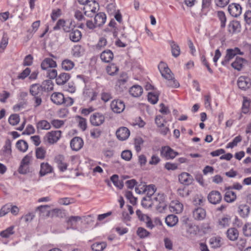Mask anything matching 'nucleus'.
<instances>
[{
  "mask_svg": "<svg viewBox=\"0 0 251 251\" xmlns=\"http://www.w3.org/2000/svg\"><path fill=\"white\" fill-rule=\"evenodd\" d=\"M237 85L240 89L246 90L251 86V80L248 77L241 76L238 78Z\"/></svg>",
  "mask_w": 251,
  "mask_h": 251,
  "instance_id": "ddd939ff",
  "label": "nucleus"
},
{
  "mask_svg": "<svg viewBox=\"0 0 251 251\" xmlns=\"http://www.w3.org/2000/svg\"><path fill=\"white\" fill-rule=\"evenodd\" d=\"M62 68L65 71H70L75 66L74 62L68 59H64L61 63Z\"/></svg>",
  "mask_w": 251,
  "mask_h": 251,
  "instance_id": "72a5a7b5",
  "label": "nucleus"
},
{
  "mask_svg": "<svg viewBox=\"0 0 251 251\" xmlns=\"http://www.w3.org/2000/svg\"><path fill=\"white\" fill-rule=\"evenodd\" d=\"M114 55L112 51L110 50H106L103 51L100 55L101 60L104 62H110L113 59Z\"/></svg>",
  "mask_w": 251,
  "mask_h": 251,
  "instance_id": "aec40b11",
  "label": "nucleus"
},
{
  "mask_svg": "<svg viewBox=\"0 0 251 251\" xmlns=\"http://www.w3.org/2000/svg\"><path fill=\"white\" fill-rule=\"evenodd\" d=\"M250 103V100H247L246 98H244L242 105V111L244 113L246 114L249 112Z\"/></svg>",
  "mask_w": 251,
  "mask_h": 251,
  "instance_id": "0e129e2a",
  "label": "nucleus"
},
{
  "mask_svg": "<svg viewBox=\"0 0 251 251\" xmlns=\"http://www.w3.org/2000/svg\"><path fill=\"white\" fill-rule=\"evenodd\" d=\"M56 66V62L50 58H45L41 64V67L44 70H48L49 69L55 68Z\"/></svg>",
  "mask_w": 251,
  "mask_h": 251,
  "instance_id": "dca6fc26",
  "label": "nucleus"
},
{
  "mask_svg": "<svg viewBox=\"0 0 251 251\" xmlns=\"http://www.w3.org/2000/svg\"><path fill=\"white\" fill-rule=\"evenodd\" d=\"M54 161L57 164L58 167L61 172H64L67 169L68 165L64 162L63 155L59 154L55 157Z\"/></svg>",
  "mask_w": 251,
  "mask_h": 251,
  "instance_id": "f3484780",
  "label": "nucleus"
},
{
  "mask_svg": "<svg viewBox=\"0 0 251 251\" xmlns=\"http://www.w3.org/2000/svg\"><path fill=\"white\" fill-rule=\"evenodd\" d=\"M217 16L221 22V28H224L226 26V19L225 13L222 11H218Z\"/></svg>",
  "mask_w": 251,
  "mask_h": 251,
  "instance_id": "8fccbe9b",
  "label": "nucleus"
},
{
  "mask_svg": "<svg viewBox=\"0 0 251 251\" xmlns=\"http://www.w3.org/2000/svg\"><path fill=\"white\" fill-rule=\"evenodd\" d=\"M178 218L175 215H169L165 218V222L167 225L170 227L175 226L178 222Z\"/></svg>",
  "mask_w": 251,
  "mask_h": 251,
  "instance_id": "7c9ffc66",
  "label": "nucleus"
},
{
  "mask_svg": "<svg viewBox=\"0 0 251 251\" xmlns=\"http://www.w3.org/2000/svg\"><path fill=\"white\" fill-rule=\"evenodd\" d=\"M148 100L151 103L154 104L158 100V95L153 92H149L148 95Z\"/></svg>",
  "mask_w": 251,
  "mask_h": 251,
  "instance_id": "603ef678",
  "label": "nucleus"
},
{
  "mask_svg": "<svg viewBox=\"0 0 251 251\" xmlns=\"http://www.w3.org/2000/svg\"><path fill=\"white\" fill-rule=\"evenodd\" d=\"M245 61V59L242 58H236L235 60L232 63L231 66L235 70H237V71H240L243 68V63Z\"/></svg>",
  "mask_w": 251,
  "mask_h": 251,
  "instance_id": "f704fd0d",
  "label": "nucleus"
},
{
  "mask_svg": "<svg viewBox=\"0 0 251 251\" xmlns=\"http://www.w3.org/2000/svg\"><path fill=\"white\" fill-rule=\"evenodd\" d=\"M198 231V227L195 225H192L191 224H189L187 225V228L186 229V232L188 234L190 235L191 236L196 235Z\"/></svg>",
  "mask_w": 251,
  "mask_h": 251,
  "instance_id": "09e8293b",
  "label": "nucleus"
},
{
  "mask_svg": "<svg viewBox=\"0 0 251 251\" xmlns=\"http://www.w3.org/2000/svg\"><path fill=\"white\" fill-rule=\"evenodd\" d=\"M226 192L224 196V200L227 202H232L236 199V195L235 192L229 189H226Z\"/></svg>",
  "mask_w": 251,
  "mask_h": 251,
  "instance_id": "5701e85b",
  "label": "nucleus"
},
{
  "mask_svg": "<svg viewBox=\"0 0 251 251\" xmlns=\"http://www.w3.org/2000/svg\"><path fill=\"white\" fill-rule=\"evenodd\" d=\"M243 231L246 236H251V224H245L243 228Z\"/></svg>",
  "mask_w": 251,
  "mask_h": 251,
  "instance_id": "69168bd1",
  "label": "nucleus"
},
{
  "mask_svg": "<svg viewBox=\"0 0 251 251\" xmlns=\"http://www.w3.org/2000/svg\"><path fill=\"white\" fill-rule=\"evenodd\" d=\"M158 68L162 76L165 79L173 78L174 75L165 63L161 62L159 64Z\"/></svg>",
  "mask_w": 251,
  "mask_h": 251,
  "instance_id": "39448f33",
  "label": "nucleus"
},
{
  "mask_svg": "<svg viewBox=\"0 0 251 251\" xmlns=\"http://www.w3.org/2000/svg\"><path fill=\"white\" fill-rule=\"evenodd\" d=\"M210 244L213 248H218L221 246L222 241L220 237H213L210 239Z\"/></svg>",
  "mask_w": 251,
  "mask_h": 251,
  "instance_id": "ea45409f",
  "label": "nucleus"
},
{
  "mask_svg": "<svg viewBox=\"0 0 251 251\" xmlns=\"http://www.w3.org/2000/svg\"><path fill=\"white\" fill-rule=\"evenodd\" d=\"M209 202L213 204L219 203L222 199L221 194L218 191H212L207 196Z\"/></svg>",
  "mask_w": 251,
  "mask_h": 251,
  "instance_id": "0eeeda50",
  "label": "nucleus"
},
{
  "mask_svg": "<svg viewBox=\"0 0 251 251\" xmlns=\"http://www.w3.org/2000/svg\"><path fill=\"white\" fill-rule=\"evenodd\" d=\"M189 190L185 187H180L177 190V193L181 197H186L189 195Z\"/></svg>",
  "mask_w": 251,
  "mask_h": 251,
  "instance_id": "052dcab7",
  "label": "nucleus"
},
{
  "mask_svg": "<svg viewBox=\"0 0 251 251\" xmlns=\"http://www.w3.org/2000/svg\"><path fill=\"white\" fill-rule=\"evenodd\" d=\"M228 11L231 16L237 17L241 14L242 7L238 3H232L228 5Z\"/></svg>",
  "mask_w": 251,
  "mask_h": 251,
  "instance_id": "6e6552de",
  "label": "nucleus"
},
{
  "mask_svg": "<svg viewBox=\"0 0 251 251\" xmlns=\"http://www.w3.org/2000/svg\"><path fill=\"white\" fill-rule=\"evenodd\" d=\"M110 179L116 187L119 188L120 189L123 188L124 186V183L123 181H120L119 180V177L118 175H113L111 176Z\"/></svg>",
  "mask_w": 251,
  "mask_h": 251,
  "instance_id": "79ce46f5",
  "label": "nucleus"
},
{
  "mask_svg": "<svg viewBox=\"0 0 251 251\" xmlns=\"http://www.w3.org/2000/svg\"><path fill=\"white\" fill-rule=\"evenodd\" d=\"M46 154V151L43 147H40L36 148L35 154L37 158L40 159H44L45 157Z\"/></svg>",
  "mask_w": 251,
  "mask_h": 251,
  "instance_id": "37998d69",
  "label": "nucleus"
},
{
  "mask_svg": "<svg viewBox=\"0 0 251 251\" xmlns=\"http://www.w3.org/2000/svg\"><path fill=\"white\" fill-rule=\"evenodd\" d=\"M8 43V38L6 34H4L0 43V52H3Z\"/></svg>",
  "mask_w": 251,
  "mask_h": 251,
  "instance_id": "864d4df0",
  "label": "nucleus"
},
{
  "mask_svg": "<svg viewBox=\"0 0 251 251\" xmlns=\"http://www.w3.org/2000/svg\"><path fill=\"white\" fill-rule=\"evenodd\" d=\"M167 85L168 86L173 88H177L179 86L178 81L175 79L174 76L173 78H167Z\"/></svg>",
  "mask_w": 251,
  "mask_h": 251,
  "instance_id": "bf43d9fd",
  "label": "nucleus"
},
{
  "mask_svg": "<svg viewBox=\"0 0 251 251\" xmlns=\"http://www.w3.org/2000/svg\"><path fill=\"white\" fill-rule=\"evenodd\" d=\"M14 226H11L7 228L5 230L0 232V235L3 238H8L10 235L14 233L13 230Z\"/></svg>",
  "mask_w": 251,
  "mask_h": 251,
  "instance_id": "c03bdc74",
  "label": "nucleus"
},
{
  "mask_svg": "<svg viewBox=\"0 0 251 251\" xmlns=\"http://www.w3.org/2000/svg\"><path fill=\"white\" fill-rule=\"evenodd\" d=\"M118 70L117 66L114 64L110 65L106 68L107 73L110 75H114Z\"/></svg>",
  "mask_w": 251,
  "mask_h": 251,
  "instance_id": "13d9d810",
  "label": "nucleus"
},
{
  "mask_svg": "<svg viewBox=\"0 0 251 251\" xmlns=\"http://www.w3.org/2000/svg\"><path fill=\"white\" fill-rule=\"evenodd\" d=\"M211 4V0H202L201 14L206 15L209 10Z\"/></svg>",
  "mask_w": 251,
  "mask_h": 251,
  "instance_id": "a19ab883",
  "label": "nucleus"
},
{
  "mask_svg": "<svg viewBox=\"0 0 251 251\" xmlns=\"http://www.w3.org/2000/svg\"><path fill=\"white\" fill-rule=\"evenodd\" d=\"M105 120L104 116L100 113H94L90 117L91 123L95 126H99L102 124Z\"/></svg>",
  "mask_w": 251,
  "mask_h": 251,
  "instance_id": "9d476101",
  "label": "nucleus"
},
{
  "mask_svg": "<svg viewBox=\"0 0 251 251\" xmlns=\"http://www.w3.org/2000/svg\"><path fill=\"white\" fill-rule=\"evenodd\" d=\"M44 92H50L53 90V83L52 80L48 79L43 81L41 84Z\"/></svg>",
  "mask_w": 251,
  "mask_h": 251,
  "instance_id": "2f4dec72",
  "label": "nucleus"
},
{
  "mask_svg": "<svg viewBox=\"0 0 251 251\" xmlns=\"http://www.w3.org/2000/svg\"><path fill=\"white\" fill-rule=\"evenodd\" d=\"M70 78V75L68 73H61L56 78V84L58 85L65 84Z\"/></svg>",
  "mask_w": 251,
  "mask_h": 251,
  "instance_id": "4be33fe9",
  "label": "nucleus"
},
{
  "mask_svg": "<svg viewBox=\"0 0 251 251\" xmlns=\"http://www.w3.org/2000/svg\"><path fill=\"white\" fill-rule=\"evenodd\" d=\"M227 30L230 34H235L239 33L241 31V25L237 21H231L227 26Z\"/></svg>",
  "mask_w": 251,
  "mask_h": 251,
  "instance_id": "4468645a",
  "label": "nucleus"
},
{
  "mask_svg": "<svg viewBox=\"0 0 251 251\" xmlns=\"http://www.w3.org/2000/svg\"><path fill=\"white\" fill-rule=\"evenodd\" d=\"M44 92L42 86L39 84H33L30 87L29 92L33 97L42 96Z\"/></svg>",
  "mask_w": 251,
  "mask_h": 251,
  "instance_id": "2eb2a0df",
  "label": "nucleus"
},
{
  "mask_svg": "<svg viewBox=\"0 0 251 251\" xmlns=\"http://www.w3.org/2000/svg\"><path fill=\"white\" fill-rule=\"evenodd\" d=\"M81 33L78 29L72 30L69 34L70 40L74 42H78L81 38Z\"/></svg>",
  "mask_w": 251,
  "mask_h": 251,
  "instance_id": "c756f323",
  "label": "nucleus"
},
{
  "mask_svg": "<svg viewBox=\"0 0 251 251\" xmlns=\"http://www.w3.org/2000/svg\"><path fill=\"white\" fill-rule=\"evenodd\" d=\"M226 236L231 241H235L239 236L238 230L235 228H230L226 231Z\"/></svg>",
  "mask_w": 251,
  "mask_h": 251,
  "instance_id": "cd10ccee",
  "label": "nucleus"
},
{
  "mask_svg": "<svg viewBox=\"0 0 251 251\" xmlns=\"http://www.w3.org/2000/svg\"><path fill=\"white\" fill-rule=\"evenodd\" d=\"M226 54L233 59L234 56L237 54L242 55L243 53L240 51V50L238 48H235L234 49H228L226 50Z\"/></svg>",
  "mask_w": 251,
  "mask_h": 251,
  "instance_id": "58836bf2",
  "label": "nucleus"
},
{
  "mask_svg": "<svg viewBox=\"0 0 251 251\" xmlns=\"http://www.w3.org/2000/svg\"><path fill=\"white\" fill-rule=\"evenodd\" d=\"M230 218L228 216L224 217L219 220V226L221 227H225L229 225Z\"/></svg>",
  "mask_w": 251,
  "mask_h": 251,
  "instance_id": "5fc2aeb1",
  "label": "nucleus"
},
{
  "mask_svg": "<svg viewBox=\"0 0 251 251\" xmlns=\"http://www.w3.org/2000/svg\"><path fill=\"white\" fill-rule=\"evenodd\" d=\"M62 132L60 130L51 131L47 132L44 137L45 142L52 145L56 143L60 138Z\"/></svg>",
  "mask_w": 251,
  "mask_h": 251,
  "instance_id": "f03ea898",
  "label": "nucleus"
},
{
  "mask_svg": "<svg viewBox=\"0 0 251 251\" xmlns=\"http://www.w3.org/2000/svg\"><path fill=\"white\" fill-rule=\"evenodd\" d=\"M128 80V76L127 74L126 73H123L121 75L120 78H119L116 86H118L121 87L122 90H123L126 88L125 84Z\"/></svg>",
  "mask_w": 251,
  "mask_h": 251,
  "instance_id": "473e14b6",
  "label": "nucleus"
},
{
  "mask_svg": "<svg viewBox=\"0 0 251 251\" xmlns=\"http://www.w3.org/2000/svg\"><path fill=\"white\" fill-rule=\"evenodd\" d=\"M143 88L138 85H134L129 90L130 94L134 97H139L143 93Z\"/></svg>",
  "mask_w": 251,
  "mask_h": 251,
  "instance_id": "393cba45",
  "label": "nucleus"
},
{
  "mask_svg": "<svg viewBox=\"0 0 251 251\" xmlns=\"http://www.w3.org/2000/svg\"><path fill=\"white\" fill-rule=\"evenodd\" d=\"M106 247L105 242L95 243L92 245V248L94 251H101Z\"/></svg>",
  "mask_w": 251,
  "mask_h": 251,
  "instance_id": "49530a36",
  "label": "nucleus"
},
{
  "mask_svg": "<svg viewBox=\"0 0 251 251\" xmlns=\"http://www.w3.org/2000/svg\"><path fill=\"white\" fill-rule=\"evenodd\" d=\"M170 43L173 56L175 57H178L180 53V50L179 46L173 41H170Z\"/></svg>",
  "mask_w": 251,
  "mask_h": 251,
  "instance_id": "e433bc0d",
  "label": "nucleus"
},
{
  "mask_svg": "<svg viewBox=\"0 0 251 251\" xmlns=\"http://www.w3.org/2000/svg\"><path fill=\"white\" fill-rule=\"evenodd\" d=\"M143 140L140 137H138L135 139L134 145L136 151H139L141 150V146L143 144Z\"/></svg>",
  "mask_w": 251,
  "mask_h": 251,
  "instance_id": "338daca9",
  "label": "nucleus"
},
{
  "mask_svg": "<svg viewBox=\"0 0 251 251\" xmlns=\"http://www.w3.org/2000/svg\"><path fill=\"white\" fill-rule=\"evenodd\" d=\"M17 149L20 151L25 152L28 149V144L24 140H20L18 141L16 144Z\"/></svg>",
  "mask_w": 251,
  "mask_h": 251,
  "instance_id": "c9c22d12",
  "label": "nucleus"
},
{
  "mask_svg": "<svg viewBox=\"0 0 251 251\" xmlns=\"http://www.w3.org/2000/svg\"><path fill=\"white\" fill-rule=\"evenodd\" d=\"M83 146V141L79 137H75L73 138L70 142V146L71 149L75 151L80 150Z\"/></svg>",
  "mask_w": 251,
  "mask_h": 251,
  "instance_id": "f8f14e48",
  "label": "nucleus"
},
{
  "mask_svg": "<svg viewBox=\"0 0 251 251\" xmlns=\"http://www.w3.org/2000/svg\"><path fill=\"white\" fill-rule=\"evenodd\" d=\"M250 212V207L246 204H241L238 206V213L241 217L245 218L248 217Z\"/></svg>",
  "mask_w": 251,
  "mask_h": 251,
  "instance_id": "a878e982",
  "label": "nucleus"
},
{
  "mask_svg": "<svg viewBox=\"0 0 251 251\" xmlns=\"http://www.w3.org/2000/svg\"><path fill=\"white\" fill-rule=\"evenodd\" d=\"M106 20V15L103 12L98 13L94 18L95 24L98 26H102L105 23Z\"/></svg>",
  "mask_w": 251,
  "mask_h": 251,
  "instance_id": "b1692460",
  "label": "nucleus"
},
{
  "mask_svg": "<svg viewBox=\"0 0 251 251\" xmlns=\"http://www.w3.org/2000/svg\"><path fill=\"white\" fill-rule=\"evenodd\" d=\"M73 55L75 57H78L81 56L82 47L80 45H75L72 50Z\"/></svg>",
  "mask_w": 251,
  "mask_h": 251,
  "instance_id": "680f3d73",
  "label": "nucleus"
},
{
  "mask_svg": "<svg viewBox=\"0 0 251 251\" xmlns=\"http://www.w3.org/2000/svg\"><path fill=\"white\" fill-rule=\"evenodd\" d=\"M122 158L126 160L129 161L132 157L131 151L129 150H126L123 151L121 153Z\"/></svg>",
  "mask_w": 251,
  "mask_h": 251,
  "instance_id": "774afa93",
  "label": "nucleus"
},
{
  "mask_svg": "<svg viewBox=\"0 0 251 251\" xmlns=\"http://www.w3.org/2000/svg\"><path fill=\"white\" fill-rule=\"evenodd\" d=\"M152 204H156L157 208L165 209L166 204L164 202V197L163 194H158L157 197L150 198L145 197L142 200V205L145 207H151Z\"/></svg>",
  "mask_w": 251,
  "mask_h": 251,
  "instance_id": "f257e3e1",
  "label": "nucleus"
},
{
  "mask_svg": "<svg viewBox=\"0 0 251 251\" xmlns=\"http://www.w3.org/2000/svg\"><path fill=\"white\" fill-rule=\"evenodd\" d=\"M205 200L204 197L201 195H197L195 197L193 201L195 205H202L205 202Z\"/></svg>",
  "mask_w": 251,
  "mask_h": 251,
  "instance_id": "e2e57ef3",
  "label": "nucleus"
},
{
  "mask_svg": "<svg viewBox=\"0 0 251 251\" xmlns=\"http://www.w3.org/2000/svg\"><path fill=\"white\" fill-rule=\"evenodd\" d=\"M107 42L105 38L101 37L100 38L98 43L95 46V49L97 50H100L104 48L107 45Z\"/></svg>",
  "mask_w": 251,
  "mask_h": 251,
  "instance_id": "3c124183",
  "label": "nucleus"
},
{
  "mask_svg": "<svg viewBox=\"0 0 251 251\" xmlns=\"http://www.w3.org/2000/svg\"><path fill=\"white\" fill-rule=\"evenodd\" d=\"M98 3L96 2L95 1H89L85 4L83 7V10H88V11L97 12L99 7Z\"/></svg>",
  "mask_w": 251,
  "mask_h": 251,
  "instance_id": "c85d7f7f",
  "label": "nucleus"
},
{
  "mask_svg": "<svg viewBox=\"0 0 251 251\" xmlns=\"http://www.w3.org/2000/svg\"><path fill=\"white\" fill-rule=\"evenodd\" d=\"M20 117L17 114L11 115L8 119L9 124L12 126L17 125L20 122Z\"/></svg>",
  "mask_w": 251,
  "mask_h": 251,
  "instance_id": "4d7b16f0",
  "label": "nucleus"
},
{
  "mask_svg": "<svg viewBox=\"0 0 251 251\" xmlns=\"http://www.w3.org/2000/svg\"><path fill=\"white\" fill-rule=\"evenodd\" d=\"M50 208V206L48 205H40L37 207L36 210H39L40 212V216L43 215V214L44 213H46V216L49 217L50 211L48 210V209Z\"/></svg>",
  "mask_w": 251,
  "mask_h": 251,
  "instance_id": "de8ad7c7",
  "label": "nucleus"
},
{
  "mask_svg": "<svg viewBox=\"0 0 251 251\" xmlns=\"http://www.w3.org/2000/svg\"><path fill=\"white\" fill-rule=\"evenodd\" d=\"M179 181L185 185L191 184L194 180L193 176L189 173L183 172L178 176Z\"/></svg>",
  "mask_w": 251,
  "mask_h": 251,
  "instance_id": "9b49d317",
  "label": "nucleus"
},
{
  "mask_svg": "<svg viewBox=\"0 0 251 251\" xmlns=\"http://www.w3.org/2000/svg\"><path fill=\"white\" fill-rule=\"evenodd\" d=\"M81 220V218L79 216H71L69 218L67 223L74 228L76 227L77 222Z\"/></svg>",
  "mask_w": 251,
  "mask_h": 251,
  "instance_id": "a18cd8bd",
  "label": "nucleus"
},
{
  "mask_svg": "<svg viewBox=\"0 0 251 251\" xmlns=\"http://www.w3.org/2000/svg\"><path fill=\"white\" fill-rule=\"evenodd\" d=\"M112 110L116 113L122 112L125 108V105L124 101L120 100H113L110 104Z\"/></svg>",
  "mask_w": 251,
  "mask_h": 251,
  "instance_id": "423d86ee",
  "label": "nucleus"
},
{
  "mask_svg": "<svg viewBox=\"0 0 251 251\" xmlns=\"http://www.w3.org/2000/svg\"><path fill=\"white\" fill-rule=\"evenodd\" d=\"M141 189H143V193L147 192L146 197H149L150 198L157 197L156 195H154L156 189L155 186L153 185H149L148 186L144 185L141 187Z\"/></svg>",
  "mask_w": 251,
  "mask_h": 251,
  "instance_id": "412c9836",
  "label": "nucleus"
},
{
  "mask_svg": "<svg viewBox=\"0 0 251 251\" xmlns=\"http://www.w3.org/2000/svg\"><path fill=\"white\" fill-rule=\"evenodd\" d=\"M161 155L166 159H173L178 155V153L169 146L163 147L161 150Z\"/></svg>",
  "mask_w": 251,
  "mask_h": 251,
  "instance_id": "20e7f679",
  "label": "nucleus"
},
{
  "mask_svg": "<svg viewBox=\"0 0 251 251\" xmlns=\"http://www.w3.org/2000/svg\"><path fill=\"white\" fill-rule=\"evenodd\" d=\"M116 135L119 140L124 141L129 137L130 131L127 127L122 126L117 130Z\"/></svg>",
  "mask_w": 251,
  "mask_h": 251,
  "instance_id": "1a4fd4ad",
  "label": "nucleus"
},
{
  "mask_svg": "<svg viewBox=\"0 0 251 251\" xmlns=\"http://www.w3.org/2000/svg\"><path fill=\"white\" fill-rule=\"evenodd\" d=\"M50 100L56 105H61L63 104L64 96L61 93L54 92L51 95Z\"/></svg>",
  "mask_w": 251,
  "mask_h": 251,
  "instance_id": "a211bd4d",
  "label": "nucleus"
},
{
  "mask_svg": "<svg viewBox=\"0 0 251 251\" xmlns=\"http://www.w3.org/2000/svg\"><path fill=\"white\" fill-rule=\"evenodd\" d=\"M0 155L3 156L6 161L12 158L11 141L9 139L5 141L4 146L0 151Z\"/></svg>",
  "mask_w": 251,
  "mask_h": 251,
  "instance_id": "7ed1b4c3",
  "label": "nucleus"
},
{
  "mask_svg": "<svg viewBox=\"0 0 251 251\" xmlns=\"http://www.w3.org/2000/svg\"><path fill=\"white\" fill-rule=\"evenodd\" d=\"M37 130H48L50 128V124L46 120H41L37 123Z\"/></svg>",
  "mask_w": 251,
  "mask_h": 251,
  "instance_id": "4c0bfd02",
  "label": "nucleus"
},
{
  "mask_svg": "<svg viewBox=\"0 0 251 251\" xmlns=\"http://www.w3.org/2000/svg\"><path fill=\"white\" fill-rule=\"evenodd\" d=\"M137 234L141 238H144L148 236L150 232L143 227H138L137 230Z\"/></svg>",
  "mask_w": 251,
  "mask_h": 251,
  "instance_id": "6e6d98bb",
  "label": "nucleus"
},
{
  "mask_svg": "<svg viewBox=\"0 0 251 251\" xmlns=\"http://www.w3.org/2000/svg\"><path fill=\"white\" fill-rule=\"evenodd\" d=\"M52 170V167L48 163L43 162L41 164L39 174L41 176H43L48 173H51Z\"/></svg>",
  "mask_w": 251,
  "mask_h": 251,
  "instance_id": "bb28decb",
  "label": "nucleus"
},
{
  "mask_svg": "<svg viewBox=\"0 0 251 251\" xmlns=\"http://www.w3.org/2000/svg\"><path fill=\"white\" fill-rule=\"evenodd\" d=\"M194 218L198 221L203 220L206 217V211L202 208L199 207L196 208L193 212Z\"/></svg>",
  "mask_w": 251,
  "mask_h": 251,
  "instance_id": "6ab92c4d",
  "label": "nucleus"
}]
</instances>
